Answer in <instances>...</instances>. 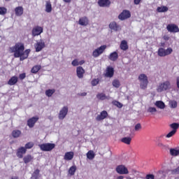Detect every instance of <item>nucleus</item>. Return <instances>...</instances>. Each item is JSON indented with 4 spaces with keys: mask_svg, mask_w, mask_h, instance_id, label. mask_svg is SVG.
I'll list each match as a JSON object with an SVG mask.
<instances>
[{
    "mask_svg": "<svg viewBox=\"0 0 179 179\" xmlns=\"http://www.w3.org/2000/svg\"><path fill=\"white\" fill-rule=\"evenodd\" d=\"M168 31L170 33H179V28L176 24H170L166 27Z\"/></svg>",
    "mask_w": 179,
    "mask_h": 179,
    "instance_id": "9b49d317",
    "label": "nucleus"
},
{
    "mask_svg": "<svg viewBox=\"0 0 179 179\" xmlns=\"http://www.w3.org/2000/svg\"><path fill=\"white\" fill-rule=\"evenodd\" d=\"M38 121V117H33L27 120V125L29 128H33L34 127L36 122Z\"/></svg>",
    "mask_w": 179,
    "mask_h": 179,
    "instance_id": "4468645a",
    "label": "nucleus"
},
{
    "mask_svg": "<svg viewBox=\"0 0 179 179\" xmlns=\"http://www.w3.org/2000/svg\"><path fill=\"white\" fill-rule=\"evenodd\" d=\"M176 85H177L178 89H179V77H177L176 78Z\"/></svg>",
    "mask_w": 179,
    "mask_h": 179,
    "instance_id": "6e6d98bb",
    "label": "nucleus"
},
{
    "mask_svg": "<svg viewBox=\"0 0 179 179\" xmlns=\"http://www.w3.org/2000/svg\"><path fill=\"white\" fill-rule=\"evenodd\" d=\"M138 80L140 82V87L143 90L148 88V85H149V80H148V76L145 73H141L138 76Z\"/></svg>",
    "mask_w": 179,
    "mask_h": 179,
    "instance_id": "f03ea898",
    "label": "nucleus"
},
{
    "mask_svg": "<svg viewBox=\"0 0 179 179\" xmlns=\"http://www.w3.org/2000/svg\"><path fill=\"white\" fill-rule=\"evenodd\" d=\"M171 174H179V166L175 169L171 170Z\"/></svg>",
    "mask_w": 179,
    "mask_h": 179,
    "instance_id": "de8ad7c7",
    "label": "nucleus"
},
{
    "mask_svg": "<svg viewBox=\"0 0 179 179\" xmlns=\"http://www.w3.org/2000/svg\"><path fill=\"white\" fill-rule=\"evenodd\" d=\"M142 129V126L141 124L138 123L137 124L135 125L134 129L135 131H139V129Z\"/></svg>",
    "mask_w": 179,
    "mask_h": 179,
    "instance_id": "8fccbe9b",
    "label": "nucleus"
},
{
    "mask_svg": "<svg viewBox=\"0 0 179 179\" xmlns=\"http://www.w3.org/2000/svg\"><path fill=\"white\" fill-rule=\"evenodd\" d=\"M171 128L173 129V131H175V132H177V129H178L179 124L178 123H173L170 125Z\"/></svg>",
    "mask_w": 179,
    "mask_h": 179,
    "instance_id": "a19ab883",
    "label": "nucleus"
},
{
    "mask_svg": "<svg viewBox=\"0 0 179 179\" xmlns=\"http://www.w3.org/2000/svg\"><path fill=\"white\" fill-rule=\"evenodd\" d=\"M78 24L80 26H87L89 24V18L87 17H82L79 19Z\"/></svg>",
    "mask_w": 179,
    "mask_h": 179,
    "instance_id": "a211bd4d",
    "label": "nucleus"
},
{
    "mask_svg": "<svg viewBox=\"0 0 179 179\" xmlns=\"http://www.w3.org/2000/svg\"><path fill=\"white\" fill-rule=\"evenodd\" d=\"M33 146H34V143L33 142H29L27 144H25V147L24 148V149H26V150H27V149H31Z\"/></svg>",
    "mask_w": 179,
    "mask_h": 179,
    "instance_id": "79ce46f5",
    "label": "nucleus"
},
{
    "mask_svg": "<svg viewBox=\"0 0 179 179\" xmlns=\"http://www.w3.org/2000/svg\"><path fill=\"white\" fill-rule=\"evenodd\" d=\"M26 152L27 150L24 147H20L17 150V157H18L19 159H23V155H26Z\"/></svg>",
    "mask_w": 179,
    "mask_h": 179,
    "instance_id": "2eb2a0df",
    "label": "nucleus"
},
{
    "mask_svg": "<svg viewBox=\"0 0 179 179\" xmlns=\"http://www.w3.org/2000/svg\"><path fill=\"white\" fill-rule=\"evenodd\" d=\"M116 172L118 174H129V171L125 165H119L116 167Z\"/></svg>",
    "mask_w": 179,
    "mask_h": 179,
    "instance_id": "6e6552de",
    "label": "nucleus"
},
{
    "mask_svg": "<svg viewBox=\"0 0 179 179\" xmlns=\"http://www.w3.org/2000/svg\"><path fill=\"white\" fill-rule=\"evenodd\" d=\"M99 82H100V80H99V78L93 79L91 82L92 86H97L99 85Z\"/></svg>",
    "mask_w": 179,
    "mask_h": 179,
    "instance_id": "37998d69",
    "label": "nucleus"
},
{
    "mask_svg": "<svg viewBox=\"0 0 179 179\" xmlns=\"http://www.w3.org/2000/svg\"><path fill=\"white\" fill-rule=\"evenodd\" d=\"M132 141V138L131 137H124L121 138V142L125 143L126 145H131V141Z\"/></svg>",
    "mask_w": 179,
    "mask_h": 179,
    "instance_id": "c756f323",
    "label": "nucleus"
},
{
    "mask_svg": "<svg viewBox=\"0 0 179 179\" xmlns=\"http://www.w3.org/2000/svg\"><path fill=\"white\" fill-rule=\"evenodd\" d=\"M22 135V131L20 130H13L12 131V136L14 138H19Z\"/></svg>",
    "mask_w": 179,
    "mask_h": 179,
    "instance_id": "72a5a7b5",
    "label": "nucleus"
},
{
    "mask_svg": "<svg viewBox=\"0 0 179 179\" xmlns=\"http://www.w3.org/2000/svg\"><path fill=\"white\" fill-rule=\"evenodd\" d=\"M112 85H113V87H116V89H118V87H120V86H121V83L119 81L118 79H115V80H113Z\"/></svg>",
    "mask_w": 179,
    "mask_h": 179,
    "instance_id": "f704fd0d",
    "label": "nucleus"
},
{
    "mask_svg": "<svg viewBox=\"0 0 179 179\" xmlns=\"http://www.w3.org/2000/svg\"><path fill=\"white\" fill-rule=\"evenodd\" d=\"M6 12H8V9L5 7H0V15L1 16H3L6 15Z\"/></svg>",
    "mask_w": 179,
    "mask_h": 179,
    "instance_id": "ea45409f",
    "label": "nucleus"
},
{
    "mask_svg": "<svg viewBox=\"0 0 179 179\" xmlns=\"http://www.w3.org/2000/svg\"><path fill=\"white\" fill-rule=\"evenodd\" d=\"M169 106L171 108H176L177 107V101H171L169 102Z\"/></svg>",
    "mask_w": 179,
    "mask_h": 179,
    "instance_id": "c03bdc74",
    "label": "nucleus"
},
{
    "mask_svg": "<svg viewBox=\"0 0 179 179\" xmlns=\"http://www.w3.org/2000/svg\"><path fill=\"white\" fill-rule=\"evenodd\" d=\"M117 179H124V176H120L117 178Z\"/></svg>",
    "mask_w": 179,
    "mask_h": 179,
    "instance_id": "e2e57ef3",
    "label": "nucleus"
},
{
    "mask_svg": "<svg viewBox=\"0 0 179 179\" xmlns=\"http://www.w3.org/2000/svg\"><path fill=\"white\" fill-rule=\"evenodd\" d=\"M176 130H172L171 131H170L167 135H166V138H171V136H173V135L176 134Z\"/></svg>",
    "mask_w": 179,
    "mask_h": 179,
    "instance_id": "49530a36",
    "label": "nucleus"
},
{
    "mask_svg": "<svg viewBox=\"0 0 179 179\" xmlns=\"http://www.w3.org/2000/svg\"><path fill=\"white\" fill-rule=\"evenodd\" d=\"M6 1H10V0H6Z\"/></svg>",
    "mask_w": 179,
    "mask_h": 179,
    "instance_id": "69168bd1",
    "label": "nucleus"
},
{
    "mask_svg": "<svg viewBox=\"0 0 179 179\" xmlns=\"http://www.w3.org/2000/svg\"><path fill=\"white\" fill-rule=\"evenodd\" d=\"M169 89H171V84L170 83V81L166 80L164 83H159V85L157 86V92L158 93H162V92H166L169 90Z\"/></svg>",
    "mask_w": 179,
    "mask_h": 179,
    "instance_id": "7ed1b4c3",
    "label": "nucleus"
},
{
    "mask_svg": "<svg viewBox=\"0 0 179 179\" xmlns=\"http://www.w3.org/2000/svg\"><path fill=\"white\" fill-rule=\"evenodd\" d=\"M106 49H107L106 45H101L100 47L94 49L92 51V57L94 58H99V57H100V55H101V54H103Z\"/></svg>",
    "mask_w": 179,
    "mask_h": 179,
    "instance_id": "20e7f679",
    "label": "nucleus"
},
{
    "mask_svg": "<svg viewBox=\"0 0 179 179\" xmlns=\"http://www.w3.org/2000/svg\"><path fill=\"white\" fill-rule=\"evenodd\" d=\"M23 7L18 6L15 8V13L16 16H22L23 15Z\"/></svg>",
    "mask_w": 179,
    "mask_h": 179,
    "instance_id": "a878e982",
    "label": "nucleus"
},
{
    "mask_svg": "<svg viewBox=\"0 0 179 179\" xmlns=\"http://www.w3.org/2000/svg\"><path fill=\"white\" fill-rule=\"evenodd\" d=\"M73 156H75V153H73V152H67L64 154V160L69 162L73 159Z\"/></svg>",
    "mask_w": 179,
    "mask_h": 179,
    "instance_id": "aec40b11",
    "label": "nucleus"
},
{
    "mask_svg": "<svg viewBox=\"0 0 179 179\" xmlns=\"http://www.w3.org/2000/svg\"><path fill=\"white\" fill-rule=\"evenodd\" d=\"M87 157L90 160H93V159H94V152L92 150L88 151L87 153Z\"/></svg>",
    "mask_w": 179,
    "mask_h": 179,
    "instance_id": "4c0bfd02",
    "label": "nucleus"
},
{
    "mask_svg": "<svg viewBox=\"0 0 179 179\" xmlns=\"http://www.w3.org/2000/svg\"><path fill=\"white\" fill-rule=\"evenodd\" d=\"M71 65L73 66H78L79 61L78 60V59H76L73 60L72 62H71Z\"/></svg>",
    "mask_w": 179,
    "mask_h": 179,
    "instance_id": "a18cd8bd",
    "label": "nucleus"
},
{
    "mask_svg": "<svg viewBox=\"0 0 179 179\" xmlns=\"http://www.w3.org/2000/svg\"><path fill=\"white\" fill-rule=\"evenodd\" d=\"M114 76V68L108 66L106 69L105 77L113 78Z\"/></svg>",
    "mask_w": 179,
    "mask_h": 179,
    "instance_id": "ddd939ff",
    "label": "nucleus"
},
{
    "mask_svg": "<svg viewBox=\"0 0 179 179\" xmlns=\"http://www.w3.org/2000/svg\"><path fill=\"white\" fill-rule=\"evenodd\" d=\"M108 115V113L106 110H103L100 115H98L96 120V121H101L103 120H105V118H107Z\"/></svg>",
    "mask_w": 179,
    "mask_h": 179,
    "instance_id": "6ab92c4d",
    "label": "nucleus"
},
{
    "mask_svg": "<svg viewBox=\"0 0 179 179\" xmlns=\"http://www.w3.org/2000/svg\"><path fill=\"white\" fill-rule=\"evenodd\" d=\"M170 155L171 156H178V155H179V150H177L176 148H171L170 149Z\"/></svg>",
    "mask_w": 179,
    "mask_h": 179,
    "instance_id": "c9c22d12",
    "label": "nucleus"
},
{
    "mask_svg": "<svg viewBox=\"0 0 179 179\" xmlns=\"http://www.w3.org/2000/svg\"><path fill=\"white\" fill-rule=\"evenodd\" d=\"M120 47L123 51H127L128 50V43L127 41H122Z\"/></svg>",
    "mask_w": 179,
    "mask_h": 179,
    "instance_id": "cd10ccee",
    "label": "nucleus"
},
{
    "mask_svg": "<svg viewBox=\"0 0 179 179\" xmlns=\"http://www.w3.org/2000/svg\"><path fill=\"white\" fill-rule=\"evenodd\" d=\"M108 58L110 61H117V59H118V53L113 52L110 54Z\"/></svg>",
    "mask_w": 179,
    "mask_h": 179,
    "instance_id": "bb28decb",
    "label": "nucleus"
},
{
    "mask_svg": "<svg viewBox=\"0 0 179 179\" xmlns=\"http://www.w3.org/2000/svg\"><path fill=\"white\" fill-rule=\"evenodd\" d=\"M66 3H70L71 0H63Z\"/></svg>",
    "mask_w": 179,
    "mask_h": 179,
    "instance_id": "052dcab7",
    "label": "nucleus"
},
{
    "mask_svg": "<svg viewBox=\"0 0 179 179\" xmlns=\"http://www.w3.org/2000/svg\"><path fill=\"white\" fill-rule=\"evenodd\" d=\"M126 179H132V178H131V176H128L125 177Z\"/></svg>",
    "mask_w": 179,
    "mask_h": 179,
    "instance_id": "0e129e2a",
    "label": "nucleus"
},
{
    "mask_svg": "<svg viewBox=\"0 0 179 179\" xmlns=\"http://www.w3.org/2000/svg\"><path fill=\"white\" fill-rule=\"evenodd\" d=\"M96 98L99 100H106L107 99H108V97L107 96H106V94H104V93L97 94Z\"/></svg>",
    "mask_w": 179,
    "mask_h": 179,
    "instance_id": "473e14b6",
    "label": "nucleus"
},
{
    "mask_svg": "<svg viewBox=\"0 0 179 179\" xmlns=\"http://www.w3.org/2000/svg\"><path fill=\"white\" fill-rule=\"evenodd\" d=\"M169 10V7L166 6H162L157 8V12L159 13H164Z\"/></svg>",
    "mask_w": 179,
    "mask_h": 179,
    "instance_id": "393cba45",
    "label": "nucleus"
},
{
    "mask_svg": "<svg viewBox=\"0 0 179 179\" xmlns=\"http://www.w3.org/2000/svg\"><path fill=\"white\" fill-rule=\"evenodd\" d=\"M158 146H159V148H162V146H164L163 143H158Z\"/></svg>",
    "mask_w": 179,
    "mask_h": 179,
    "instance_id": "680f3d73",
    "label": "nucleus"
},
{
    "mask_svg": "<svg viewBox=\"0 0 179 179\" xmlns=\"http://www.w3.org/2000/svg\"><path fill=\"white\" fill-rule=\"evenodd\" d=\"M147 112L151 114V115H155L157 113V109L155 107L150 106L148 108Z\"/></svg>",
    "mask_w": 179,
    "mask_h": 179,
    "instance_id": "c85d7f7f",
    "label": "nucleus"
},
{
    "mask_svg": "<svg viewBox=\"0 0 179 179\" xmlns=\"http://www.w3.org/2000/svg\"><path fill=\"white\" fill-rule=\"evenodd\" d=\"M18 80L19 78H17V76H13L8 81V85H9L10 86H13L17 83Z\"/></svg>",
    "mask_w": 179,
    "mask_h": 179,
    "instance_id": "4be33fe9",
    "label": "nucleus"
},
{
    "mask_svg": "<svg viewBox=\"0 0 179 179\" xmlns=\"http://www.w3.org/2000/svg\"><path fill=\"white\" fill-rule=\"evenodd\" d=\"M131 17V12L128 10H124L118 16L120 20H126V19H129Z\"/></svg>",
    "mask_w": 179,
    "mask_h": 179,
    "instance_id": "1a4fd4ad",
    "label": "nucleus"
},
{
    "mask_svg": "<svg viewBox=\"0 0 179 179\" xmlns=\"http://www.w3.org/2000/svg\"><path fill=\"white\" fill-rule=\"evenodd\" d=\"M141 1L142 0H134V5H139V3H141Z\"/></svg>",
    "mask_w": 179,
    "mask_h": 179,
    "instance_id": "864d4df0",
    "label": "nucleus"
},
{
    "mask_svg": "<svg viewBox=\"0 0 179 179\" xmlns=\"http://www.w3.org/2000/svg\"><path fill=\"white\" fill-rule=\"evenodd\" d=\"M34 157L31 155H27V156L24 157L23 160L25 164H27V163H30L31 160H33Z\"/></svg>",
    "mask_w": 179,
    "mask_h": 179,
    "instance_id": "7c9ffc66",
    "label": "nucleus"
},
{
    "mask_svg": "<svg viewBox=\"0 0 179 179\" xmlns=\"http://www.w3.org/2000/svg\"><path fill=\"white\" fill-rule=\"evenodd\" d=\"M145 179H155V175H153V174H148L145 176Z\"/></svg>",
    "mask_w": 179,
    "mask_h": 179,
    "instance_id": "3c124183",
    "label": "nucleus"
},
{
    "mask_svg": "<svg viewBox=\"0 0 179 179\" xmlns=\"http://www.w3.org/2000/svg\"><path fill=\"white\" fill-rule=\"evenodd\" d=\"M38 146L42 152H51L52 149L55 148V144L51 143L40 144Z\"/></svg>",
    "mask_w": 179,
    "mask_h": 179,
    "instance_id": "39448f33",
    "label": "nucleus"
},
{
    "mask_svg": "<svg viewBox=\"0 0 179 179\" xmlns=\"http://www.w3.org/2000/svg\"><path fill=\"white\" fill-rule=\"evenodd\" d=\"M45 48V42L44 40L41 39L40 41H37L36 43L35 44V49L36 52H40L43 48Z\"/></svg>",
    "mask_w": 179,
    "mask_h": 179,
    "instance_id": "0eeeda50",
    "label": "nucleus"
},
{
    "mask_svg": "<svg viewBox=\"0 0 179 179\" xmlns=\"http://www.w3.org/2000/svg\"><path fill=\"white\" fill-rule=\"evenodd\" d=\"M41 69V66L40 65H36V66H34L31 70V72L32 73H37V72H38V71Z\"/></svg>",
    "mask_w": 179,
    "mask_h": 179,
    "instance_id": "e433bc0d",
    "label": "nucleus"
},
{
    "mask_svg": "<svg viewBox=\"0 0 179 179\" xmlns=\"http://www.w3.org/2000/svg\"><path fill=\"white\" fill-rule=\"evenodd\" d=\"M11 52H14L15 58H20V61H24L27 59L29 54H30V49L24 50V45L22 43H17L10 48Z\"/></svg>",
    "mask_w": 179,
    "mask_h": 179,
    "instance_id": "f257e3e1",
    "label": "nucleus"
},
{
    "mask_svg": "<svg viewBox=\"0 0 179 179\" xmlns=\"http://www.w3.org/2000/svg\"><path fill=\"white\" fill-rule=\"evenodd\" d=\"M114 105L116 106V107H118L119 108H122V103H120L119 101H114L113 102Z\"/></svg>",
    "mask_w": 179,
    "mask_h": 179,
    "instance_id": "09e8293b",
    "label": "nucleus"
},
{
    "mask_svg": "<svg viewBox=\"0 0 179 179\" xmlns=\"http://www.w3.org/2000/svg\"><path fill=\"white\" fill-rule=\"evenodd\" d=\"M69 108L68 106H64L59 113V120H64L68 115Z\"/></svg>",
    "mask_w": 179,
    "mask_h": 179,
    "instance_id": "9d476101",
    "label": "nucleus"
},
{
    "mask_svg": "<svg viewBox=\"0 0 179 179\" xmlns=\"http://www.w3.org/2000/svg\"><path fill=\"white\" fill-rule=\"evenodd\" d=\"M154 104L155 107L159 108V110H164V108H166V104L162 101H157Z\"/></svg>",
    "mask_w": 179,
    "mask_h": 179,
    "instance_id": "412c9836",
    "label": "nucleus"
},
{
    "mask_svg": "<svg viewBox=\"0 0 179 179\" xmlns=\"http://www.w3.org/2000/svg\"><path fill=\"white\" fill-rule=\"evenodd\" d=\"M31 178L32 179H37V178H38V175L33 173Z\"/></svg>",
    "mask_w": 179,
    "mask_h": 179,
    "instance_id": "5fc2aeb1",
    "label": "nucleus"
},
{
    "mask_svg": "<svg viewBox=\"0 0 179 179\" xmlns=\"http://www.w3.org/2000/svg\"><path fill=\"white\" fill-rule=\"evenodd\" d=\"M54 93H55V89H51L46 90L45 94L47 97H51Z\"/></svg>",
    "mask_w": 179,
    "mask_h": 179,
    "instance_id": "2f4dec72",
    "label": "nucleus"
},
{
    "mask_svg": "<svg viewBox=\"0 0 179 179\" xmlns=\"http://www.w3.org/2000/svg\"><path fill=\"white\" fill-rule=\"evenodd\" d=\"M19 78L21 80H23V79H24L26 78V73H22L20 74Z\"/></svg>",
    "mask_w": 179,
    "mask_h": 179,
    "instance_id": "603ef678",
    "label": "nucleus"
},
{
    "mask_svg": "<svg viewBox=\"0 0 179 179\" xmlns=\"http://www.w3.org/2000/svg\"><path fill=\"white\" fill-rule=\"evenodd\" d=\"M83 64H85V60H81L78 62V65H83Z\"/></svg>",
    "mask_w": 179,
    "mask_h": 179,
    "instance_id": "bf43d9fd",
    "label": "nucleus"
},
{
    "mask_svg": "<svg viewBox=\"0 0 179 179\" xmlns=\"http://www.w3.org/2000/svg\"><path fill=\"white\" fill-rule=\"evenodd\" d=\"M77 76L79 79H83L85 75V69L82 66H78L76 69Z\"/></svg>",
    "mask_w": 179,
    "mask_h": 179,
    "instance_id": "dca6fc26",
    "label": "nucleus"
},
{
    "mask_svg": "<svg viewBox=\"0 0 179 179\" xmlns=\"http://www.w3.org/2000/svg\"><path fill=\"white\" fill-rule=\"evenodd\" d=\"M43 31V29L42 27L36 26L34 27L32 29V31H31L32 36L33 37H36V36H40V34H41Z\"/></svg>",
    "mask_w": 179,
    "mask_h": 179,
    "instance_id": "f8f14e48",
    "label": "nucleus"
},
{
    "mask_svg": "<svg viewBox=\"0 0 179 179\" xmlns=\"http://www.w3.org/2000/svg\"><path fill=\"white\" fill-rule=\"evenodd\" d=\"M110 0H99L98 4L101 8H107V6H110Z\"/></svg>",
    "mask_w": 179,
    "mask_h": 179,
    "instance_id": "f3484780",
    "label": "nucleus"
},
{
    "mask_svg": "<svg viewBox=\"0 0 179 179\" xmlns=\"http://www.w3.org/2000/svg\"><path fill=\"white\" fill-rule=\"evenodd\" d=\"M52 11V6L51 5V2L49 1H47L45 2V12H47V13H51Z\"/></svg>",
    "mask_w": 179,
    "mask_h": 179,
    "instance_id": "b1692460",
    "label": "nucleus"
},
{
    "mask_svg": "<svg viewBox=\"0 0 179 179\" xmlns=\"http://www.w3.org/2000/svg\"><path fill=\"white\" fill-rule=\"evenodd\" d=\"M76 172V166H73L69 169V173L71 176H75V173Z\"/></svg>",
    "mask_w": 179,
    "mask_h": 179,
    "instance_id": "58836bf2",
    "label": "nucleus"
},
{
    "mask_svg": "<svg viewBox=\"0 0 179 179\" xmlns=\"http://www.w3.org/2000/svg\"><path fill=\"white\" fill-rule=\"evenodd\" d=\"M87 93H86V92H83V93L78 94L79 96H87Z\"/></svg>",
    "mask_w": 179,
    "mask_h": 179,
    "instance_id": "4d7b16f0",
    "label": "nucleus"
},
{
    "mask_svg": "<svg viewBox=\"0 0 179 179\" xmlns=\"http://www.w3.org/2000/svg\"><path fill=\"white\" fill-rule=\"evenodd\" d=\"M39 173H40V171H39L38 169H36V170L34 171V174H36V176H38Z\"/></svg>",
    "mask_w": 179,
    "mask_h": 179,
    "instance_id": "13d9d810",
    "label": "nucleus"
},
{
    "mask_svg": "<svg viewBox=\"0 0 179 179\" xmlns=\"http://www.w3.org/2000/svg\"><path fill=\"white\" fill-rule=\"evenodd\" d=\"M171 52H173V48H168L167 49L159 48L157 51L159 57H167V55H170Z\"/></svg>",
    "mask_w": 179,
    "mask_h": 179,
    "instance_id": "423d86ee",
    "label": "nucleus"
},
{
    "mask_svg": "<svg viewBox=\"0 0 179 179\" xmlns=\"http://www.w3.org/2000/svg\"><path fill=\"white\" fill-rule=\"evenodd\" d=\"M109 27L111 30H114L115 31H118L120 30V25L117 24V22H113L109 24Z\"/></svg>",
    "mask_w": 179,
    "mask_h": 179,
    "instance_id": "5701e85b",
    "label": "nucleus"
}]
</instances>
